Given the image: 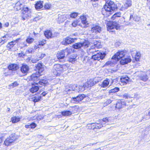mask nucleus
Returning <instances> with one entry per match:
<instances>
[{"instance_id":"nucleus-1","label":"nucleus","mask_w":150,"mask_h":150,"mask_svg":"<svg viewBox=\"0 0 150 150\" xmlns=\"http://www.w3.org/2000/svg\"><path fill=\"white\" fill-rule=\"evenodd\" d=\"M126 52L124 51H118L115 54L112 59L115 60V62L118 61L121 59L120 61L121 64L124 65L127 64L131 62V59L129 57H127L126 56Z\"/></svg>"},{"instance_id":"nucleus-2","label":"nucleus","mask_w":150,"mask_h":150,"mask_svg":"<svg viewBox=\"0 0 150 150\" xmlns=\"http://www.w3.org/2000/svg\"><path fill=\"white\" fill-rule=\"evenodd\" d=\"M117 9L116 5L113 1H110L107 2L103 8L101 13L106 17L113 13L114 11Z\"/></svg>"},{"instance_id":"nucleus-3","label":"nucleus","mask_w":150,"mask_h":150,"mask_svg":"<svg viewBox=\"0 0 150 150\" xmlns=\"http://www.w3.org/2000/svg\"><path fill=\"white\" fill-rule=\"evenodd\" d=\"M39 74L37 72L35 74H33L30 76V81H33L34 83L33 84L38 85L39 84V86L40 87L45 86L48 84V81L46 80L41 79L39 81V77L40 76Z\"/></svg>"},{"instance_id":"nucleus-4","label":"nucleus","mask_w":150,"mask_h":150,"mask_svg":"<svg viewBox=\"0 0 150 150\" xmlns=\"http://www.w3.org/2000/svg\"><path fill=\"white\" fill-rule=\"evenodd\" d=\"M71 50L70 48H67L64 50L61 51L57 55V58L61 62L65 61L64 58L69 56L71 53Z\"/></svg>"},{"instance_id":"nucleus-5","label":"nucleus","mask_w":150,"mask_h":150,"mask_svg":"<svg viewBox=\"0 0 150 150\" xmlns=\"http://www.w3.org/2000/svg\"><path fill=\"white\" fill-rule=\"evenodd\" d=\"M89 100L87 96L83 94L79 95L76 97H73L72 98V101L75 103H79L80 102H86V100Z\"/></svg>"},{"instance_id":"nucleus-6","label":"nucleus","mask_w":150,"mask_h":150,"mask_svg":"<svg viewBox=\"0 0 150 150\" xmlns=\"http://www.w3.org/2000/svg\"><path fill=\"white\" fill-rule=\"evenodd\" d=\"M90 45L89 42L85 40L83 42H79L75 43L73 46V47L75 49H81L82 48L85 49L89 47Z\"/></svg>"},{"instance_id":"nucleus-7","label":"nucleus","mask_w":150,"mask_h":150,"mask_svg":"<svg viewBox=\"0 0 150 150\" xmlns=\"http://www.w3.org/2000/svg\"><path fill=\"white\" fill-rule=\"evenodd\" d=\"M107 30L110 32L113 31V30L114 28L116 30L120 29V25L117 22H111L108 23L107 25Z\"/></svg>"},{"instance_id":"nucleus-8","label":"nucleus","mask_w":150,"mask_h":150,"mask_svg":"<svg viewBox=\"0 0 150 150\" xmlns=\"http://www.w3.org/2000/svg\"><path fill=\"white\" fill-rule=\"evenodd\" d=\"M23 9L21 11V13L22 14L21 17L22 20H25L30 16V10L29 9L28 7H25L24 6L23 7Z\"/></svg>"},{"instance_id":"nucleus-9","label":"nucleus","mask_w":150,"mask_h":150,"mask_svg":"<svg viewBox=\"0 0 150 150\" xmlns=\"http://www.w3.org/2000/svg\"><path fill=\"white\" fill-rule=\"evenodd\" d=\"M65 66L64 65H61L59 64H54L53 67V72L57 76L59 75L63 71V68Z\"/></svg>"},{"instance_id":"nucleus-10","label":"nucleus","mask_w":150,"mask_h":150,"mask_svg":"<svg viewBox=\"0 0 150 150\" xmlns=\"http://www.w3.org/2000/svg\"><path fill=\"white\" fill-rule=\"evenodd\" d=\"M106 54L104 53H101L97 52L95 54L93 55L92 56V58L94 60H97L100 61L103 59L105 56Z\"/></svg>"},{"instance_id":"nucleus-11","label":"nucleus","mask_w":150,"mask_h":150,"mask_svg":"<svg viewBox=\"0 0 150 150\" xmlns=\"http://www.w3.org/2000/svg\"><path fill=\"white\" fill-rule=\"evenodd\" d=\"M16 139V137L15 134H12L6 139L4 142V144L6 146H9L14 142Z\"/></svg>"},{"instance_id":"nucleus-12","label":"nucleus","mask_w":150,"mask_h":150,"mask_svg":"<svg viewBox=\"0 0 150 150\" xmlns=\"http://www.w3.org/2000/svg\"><path fill=\"white\" fill-rule=\"evenodd\" d=\"M114 118L113 117H109L103 118L102 120V123H105V125H110L113 122Z\"/></svg>"},{"instance_id":"nucleus-13","label":"nucleus","mask_w":150,"mask_h":150,"mask_svg":"<svg viewBox=\"0 0 150 150\" xmlns=\"http://www.w3.org/2000/svg\"><path fill=\"white\" fill-rule=\"evenodd\" d=\"M29 69V67L25 64H23L20 68L21 72L25 75H26L28 73Z\"/></svg>"},{"instance_id":"nucleus-14","label":"nucleus","mask_w":150,"mask_h":150,"mask_svg":"<svg viewBox=\"0 0 150 150\" xmlns=\"http://www.w3.org/2000/svg\"><path fill=\"white\" fill-rule=\"evenodd\" d=\"M91 125L92 126L91 127H94L93 128L94 130L96 129H99L102 127H105V123H102V121H101V123H92Z\"/></svg>"},{"instance_id":"nucleus-15","label":"nucleus","mask_w":150,"mask_h":150,"mask_svg":"<svg viewBox=\"0 0 150 150\" xmlns=\"http://www.w3.org/2000/svg\"><path fill=\"white\" fill-rule=\"evenodd\" d=\"M91 31L96 33H100L101 31V28L99 25H94L91 28Z\"/></svg>"},{"instance_id":"nucleus-16","label":"nucleus","mask_w":150,"mask_h":150,"mask_svg":"<svg viewBox=\"0 0 150 150\" xmlns=\"http://www.w3.org/2000/svg\"><path fill=\"white\" fill-rule=\"evenodd\" d=\"M35 70L38 71V74H40L42 73L44 70V67L42 65V64L41 63H38L36 66Z\"/></svg>"},{"instance_id":"nucleus-17","label":"nucleus","mask_w":150,"mask_h":150,"mask_svg":"<svg viewBox=\"0 0 150 150\" xmlns=\"http://www.w3.org/2000/svg\"><path fill=\"white\" fill-rule=\"evenodd\" d=\"M96 83V81H95L94 83L93 79H91L88 81L87 83H85V86L86 87V88H88L93 86Z\"/></svg>"},{"instance_id":"nucleus-18","label":"nucleus","mask_w":150,"mask_h":150,"mask_svg":"<svg viewBox=\"0 0 150 150\" xmlns=\"http://www.w3.org/2000/svg\"><path fill=\"white\" fill-rule=\"evenodd\" d=\"M32 84V87L30 89V92L32 93H33L35 92H36L39 89V87H41L39 86V84L38 85H36L35 84Z\"/></svg>"},{"instance_id":"nucleus-19","label":"nucleus","mask_w":150,"mask_h":150,"mask_svg":"<svg viewBox=\"0 0 150 150\" xmlns=\"http://www.w3.org/2000/svg\"><path fill=\"white\" fill-rule=\"evenodd\" d=\"M126 103L124 101H122L121 100H118L116 104V108L119 109L122 108L125 105Z\"/></svg>"},{"instance_id":"nucleus-20","label":"nucleus","mask_w":150,"mask_h":150,"mask_svg":"<svg viewBox=\"0 0 150 150\" xmlns=\"http://www.w3.org/2000/svg\"><path fill=\"white\" fill-rule=\"evenodd\" d=\"M18 40L19 39H18L9 42L6 45V47L11 49V48L13 47L14 45L17 43Z\"/></svg>"},{"instance_id":"nucleus-21","label":"nucleus","mask_w":150,"mask_h":150,"mask_svg":"<svg viewBox=\"0 0 150 150\" xmlns=\"http://www.w3.org/2000/svg\"><path fill=\"white\" fill-rule=\"evenodd\" d=\"M129 78L127 76H123L120 78V80L123 85L127 84L129 82Z\"/></svg>"},{"instance_id":"nucleus-22","label":"nucleus","mask_w":150,"mask_h":150,"mask_svg":"<svg viewBox=\"0 0 150 150\" xmlns=\"http://www.w3.org/2000/svg\"><path fill=\"white\" fill-rule=\"evenodd\" d=\"M8 69L9 70L15 71L19 68L18 65L16 64H11L8 66Z\"/></svg>"},{"instance_id":"nucleus-23","label":"nucleus","mask_w":150,"mask_h":150,"mask_svg":"<svg viewBox=\"0 0 150 150\" xmlns=\"http://www.w3.org/2000/svg\"><path fill=\"white\" fill-rule=\"evenodd\" d=\"M74 42V39L69 37H67L64 40L65 45L71 44Z\"/></svg>"},{"instance_id":"nucleus-24","label":"nucleus","mask_w":150,"mask_h":150,"mask_svg":"<svg viewBox=\"0 0 150 150\" xmlns=\"http://www.w3.org/2000/svg\"><path fill=\"white\" fill-rule=\"evenodd\" d=\"M44 34L47 39L51 38L53 37L51 31L50 30H47L45 31Z\"/></svg>"},{"instance_id":"nucleus-25","label":"nucleus","mask_w":150,"mask_h":150,"mask_svg":"<svg viewBox=\"0 0 150 150\" xmlns=\"http://www.w3.org/2000/svg\"><path fill=\"white\" fill-rule=\"evenodd\" d=\"M43 1H39L35 5V7L37 10H39L43 7L42 5Z\"/></svg>"},{"instance_id":"nucleus-26","label":"nucleus","mask_w":150,"mask_h":150,"mask_svg":"<svg viewBox=\"0 0 150 150\" xmlns=\"http://www.w3.org/2000/svg\"><path fill=\"white\" fill-rule=\"evenodd\" d=\"M23 4H21L20 1H18L16 4L15 8L16 9L17 11L21 10L24 6Z\"/></svg>"},{"instance_id":"nucleus-27","label":"nucleus","mask_w":150,"mask_h":150,"mask_svg":"<svg viewBox=\"0 0 150 150\" xmlns=\"http://www.w3.org/2000/svg\"><path fill=\"white\" fill-rule=\"evenodd\" d=\"M80 19L81 21V22L82 23L85 25L84 27L85 26H88V24L86 20V18L85 16H81L80 17Z\"/></svg>"},{"instance_id":"nucleus-28","label":"nucleus","mask_w":150,"mask_h":150,"mask_svg":"<svg viewBox=\"0 0 150 150\" xmlns=\"http://www.w3.org/2000/svg\"><path fill=\"white\" fill-rule=\"evenodd\" d=\"M66 19V16L62 15L60 14L58 15V20L59 22H64Z\"/></svg>"},{"instance_id":"nucleus-29","label":"nucleus","mask_w":150,"mask_h":150,"mask_svg":"<svg viewBox=\"0 0 150 150\" xmlns=\"http://www.w3.org/2000/svg\"><path fill=\"white\" fill-rule=\"evenodd\" d=\"M110 81L109 79H106L103 82L101 85V87L103 88H105L108 86L109 83Z\"/></svg>"},{"instance_id":"nucleus-30","label":"nucleus","mask_w":150,"mask_h":150,"mask_svg":"<svg viewBox=\"0 0 150 150\" xmlns=\"http://www.w3.org/2000/svg\"><path fill=\"white\" fill-rule=\"evenodd\" d=\"M95 47L92 46L89 50H87V52L89 54H95L98 51H96L94 49Z\"/></svg>"},{"instance_id":"nucleus-31","label":"nucleus","mask_w":150,"mask_h":150,"mask_svg":"<svg viewBox=\"0 0 150 150\" xmlns=\"http://www.w3.org/2000/svg\"><path fill=\"white\" fill-rule=\"evenodd\" d=\"M62 115L64 116H68L71 115L72 112L70 110L63 111L61 112Z\"/></svg>"},{"instance_id":"nucleus-32","label":"nucleus","mask_w":150,"mask_h":150,"mask_svg":"<svg viewBox=\"0 0 150 150\" xmlns=\"http://www.w3.org/2000/svg\"><path fill=\"white\" fill-rule=\"evenodd\" d=\"M8 40V39L6 38L5 35L1 37V40H0V43L1 44V45H2L7 42Z\"/></svg>"},{"instance_id":"nucleus-33","label":"nucleus","mask_w":150,"mask_h":150,"mask_svg":"<svg viewBox=\"0 0 150 150\" xmlns=\"http://www.w3.org/2000/svg\"><path fill=\"white\" fill-rule=\"evenodd\" d=\"M43 118L41 115L39 116H35L34 117H31L30 119L31 120H35L36 119L38 121H39L41 119H42Z\"/></svg>"},{"instance_id":"nucleus-34","label":"nucleus","mask_w":150,"mask_h":150,"mask_svg":"<svg viewBox=\"0 0 150 150\" xmlns=\"http://www.w3.org/2000/svg\"><path fill=\"white\" fill-rule=\"evenodd\" d=\"M120 90V89L118 87H115L114 88L110 90L109 91V94H111L115 93L118 91Z\"/></svg>"},{"instance_id":"nucleus-35","label":"nucleus","mask_w":150,"mask_h":150,"mask_svg":"<svg viewBox=\"0 0 150 150\" xmlns=\"http://www.w3.org/2000/svg\"><path fill=\"white\" fill-rule=\"evenodd\" d=\"M11 120L13 123H15L20 120V118L18 117L15 116L11 118Z\"/></svg>"},{"instance_id":"nucleus-36","label":"nucleus","mask_w":150,"mask_h":150,"mask_svg":"<svg viewBox=\"0 0 150 150\" xmlns=\"http://www.w3.org/2000/svg\"><path fill=\"white\" fill-rule=\"evenodd\" d=\"M86 87L85 86V84L83 85V86H79L78 87L77 89L78 91H81L82 92L84 91L86 89Z\"/></svg>"},{"instance_id":"nucleus-37","label":"nucleus","mask_w":150,"mask_h":150,"mask_svg":"<svg viewBox=\"0 0 150 150\" xmlns=\"http://www.w3.org/2000/svg\"><path fill=\"white\" fill-rule=\"evenodd\" d=\"M41 98V96H35L34 98H33V100L35 102H36L39 101Z\"/></svg>"},{"instance_id":"nucleus-38","label":"nucleus","mask_w":150,"mask_h":150,"mask_svg":"<svg viewBox=\"0 0 150 150\" xmlns=\"http://www.w3.org/2000/svg\"><path fill=\"white\" fill-rule=\"evenodd\" d=\"M45 56V54H41L40 57H39V58H37L36 60H35H35H32V62L33 63H36V62L37 61L39 60L40 59H42Z\"/></svg>"},{"instance_id":"nucleus-39","label":"nucleus","mask_w":150,"mask_h":150,"mask_svg":"<svg viewBox=\"0 0 150 150\" xmlns=\"http://www.w3.org/2000/svg\"><path fill=\"white\" fill-rule=\"evenodd\" d=\"M78 107L76 106H74L70 107L69 109L71 111V112H74L75 111L77 110L78 109Z\"/></svg>"},{"instance_id":"nucleus-40","label":"nucleus","mask_w":150,"mask_h":150,"mask_svg":"<svg viewBox=\"0 0 150 150\" xmlns=\"http://www.w3.org/2000/svg\"><path fill=\"white\" fill-rule=\"evenodd\" d=\"M19 85V84L16 81H15L14 82L11 83L9 85V86L10 88H13Z\"/></svg>"},{"instance_id":"nucleus-41","label":"nucleus","mask_w":150,"mask_h":150,"mask_svg":"<svg viewBox=\"0 0 150 150\" xmlns=\"http://www.w3.org/2000/svg\"><path fill=\"white\" fill-rule=\"evenodd\" d=\"M120 14L119 13H115L112 17L111 19L112 20H114L117 18L120 17Z\"/></svg>"},{"instance_id":"nucleus-42","label":"nucleus","mask_w":150,"mask_h":150,"mask_svg":"<svg viewBox=\"0 0 150 150\" xmlns=\"http://www.w3.org/2000/svg\"><path fill=\"white\" fill-rule=\"evenodd\" d=\"M140 79L144 81H146L148 79L147 76L146 74H145L140 77Z\"/></svg>"},{"instance_id":"nucleus-43","label":"nucleus","mask_w":150,"mask_h":150,"mask_svg":"<svg viewBox=\"0 0 150 150\" xmlns=\"http://www.w3.org/2000/svg\"><path fill=\"white\" fill-rule=\"evenodd\" d=\"M34 40V39L31 38H29L26 39V42L29 44H31Z\"/></svg>"},{"instance_id":"nucleus-44","label":"nucleus","mask_w":150,"mask_h":150,"mask_svg":"<svg viewBox=\"0 0 150 150\" xmlns=\"http://www.w3.org/2000/svg\"><path fill=\"white\" fill-rule=\"evenodd\" d=\"M51 4L49 3H46L44 5V8L47 9L48 10L50 9L51 7Z\"/></svg>"},{"instance_id":"nucleus-45","label":"nucleus","mask_w":150,"mask_h":150,"mask_svg":"<svg viewBox=\"0 0 150 150\" xmlns=\"http://www.w3.org/2000/svg\"><path fill=\"white\" fill-rule=\"evenodd\" d=\"M78 13L76 12H73L70 14V17L72 18H75L78 15Z\"/></svg>"},{"instance_id":"nucleus-46","label":"nucleus","mask_w":150,"mask_h":150,"mask_svg":"<svg viewBox=\"0 0 150 150\" xmlns=\"http://www.w3.org/2000/svg\"><path fill=\"white\" fill-rule=\"evenodd\" d=\"M76 57L75 56H70L69 57V61L70 62H74L75 61V60Z\"/></svg>"},{"instance_id":"nucleus-47","label":"nucleus","mask_w":150,"mask_h":150,"mask_svg":"<svg viewBox=\"0 0 150 150\" xmlns=\"http://www.w3.org/2000/svg\"><path fill=\"white\" fill-rule=\"evenodd\" d=\"M34 52V50L33 48H29L26 52V53H32Z\"/></svg>"},{"instance_id":"nucleus-48","label":"nucleus","mask_w":150,"mask_h":150,"mask_svg":"<svg viewBox=\"0 0 150 150\" xmlns=\"http://www.w3.org/2000/svg\"><path fill=\"white\" fill-rule=\"evenodd\" d=\"M30 128L33 129L37 126V125L34 122H33L30 124Z\"/></svg>"},{"instance_id":"nucleus-49","label":"nucleus","mask_w":150,"mask_h":150,"mask_svg":"<svg viewBox=\"0 0 150 150\" xmlns=\"http://www.w3.org/2000/svg\"><path fill=\"white\" fill-rule=\"evenodd\" d=\"M140 19V17L137 16H134V19H133V20L136 21H138Z\"/></svg>"},{"instance_id":"nucleus-50","label":"nucleus","mask_w":150,"mask_h":150,"mask_svg":"<svg viewBox=\"0 0 150 150\" xmlns=\"http://www.w3.org/2000/svg\"><path fill=\"white\" fill-rule=\"evenodd\" d=\"M125 3L128 4V6H131L132 5V1L131 0H126Z\"/></svg>"},{"instance_id":"nucleus-51","label":"nucleus","mask_w":150,"mask_h":150,"mask_svg":"<svg viewBox=\"0 0 150 150\" xmlns=\"http://www.w3.org/2000/svg\"><path fill=\"white\" fill-rule=\"evenodd\" d=\"M123 97L125 99H128L130 98V96L127 93H125L123 95Z\"/></svg>"},{"instance_id":"nucleus-52","label":"nucleus","mask_w":150,"mask_h":150,"mask_svg":"<svg viewBox=\"0 0 150 150\" xmlns=\"http://www.w3.org/2000/svg\"><path fill=\"white\" fill-rule=\"evenodd\" d=\"M72 87L73 88L71 89L72 90L74 91H78L77 89L78 86L75 85H73Z\"/></svg>"},{"instance_id":"nucleus-53","label":"nucleus","mask_w":150,"mask_h":150,"mask_svg":"<svg viewBox=\"0 0 150 150\" xmlns=\"http://www.w3.org/2000/svg\"><path fill=\"white\" fill-rule=\"evenodd\" d=\"M148 115H147V114L146 115H145V116H144L143 117V119L142 120H144L145 119L146 120H148L150 118V117H148Z\"/></svg>"},{"instance_id":"nucleus-54","label":"nucleus","mask_w":150,"mask_h":150,"mask_svg":"<svg viewBox=\"0 0 150 150\" xmlns=\"http://www.w3.org/2000/svg\"><path fill=\"white\" fill-rule=\"evenodd\" d=\"M72 26L74 27H76L77 25V21L74 22L72 24Z\"/></svg>"},{"instance_id":"nucleus-55","label":"nucleus","mask_w":150,"mask_h":150,"mask_svg":"<svg viewBox=\"0 0 150 150\" xmlns=\"http://www.w3.org/2000/svg\"><path fill=\"white\" fill-rule=\"evenodd\" d=\"M130 6H128V4L125 3V4L124 5L123 8L125 9H127Z\"/></svg>"},{"instance_id":"nucleus-56","label":"nucleus","mask_w":150,"mask_h":150,"mask_svg":"<svg viewBox=\"0 0 150 150\" xmlns=\"http://www.w3.org/2000/svg\"><path fill=\"white\" fill-rule=\"evenodd\" d=\"M130 6H128V4L125 3V4L124 5L123 8L125 9H127Z\"/></svg>"},{"instance_id":"nucleus-57","label":"nucleus","mask_w":150,"mask_h":150,"mask_svg":"<svg viewBox=\"0 0 150 150\" xmlns=\"http://www.w3.org/2000/svg\"><path fill=\"white\" fill-rule=\"evenodd\" d=\"M112 102V100H111L110 99H108L106 101V104H109L110 103H111Z\"/></svg>"},{"instance_id":"nucleus-58","label":"nucleus","mask_w":150,"mask_h":150,"mask_svg":"<svg viewBox=\"0 0 150 150\" xmlns=\"http://www.w3.org/2000/svg\"><path fill=\"white\" fill-rule=\"evenodd\" d=\"M40 19V18L39 17H36L33 19V21H36L39 20Z\"/></svg>"},{"instance_id":"nucleus-59","label":"nucleus","mask_w":150,"mask_h":150,"mask_svg":"<svg viewBox=\"0 0 150 150\" xmlns=\"http://www.w3.org/2000/svg\"><path fill=\"white\" fill-rule=\"evenodd\" d=\"M47 92L44 91L42 92L41 95H42L43 96H45L47 94Z\"/></svg>"},{"instance_id":"nucleus-60","label":"nucleus","mask_w":150,"mask_h":150,"mask_svg":"<svg viewBox=\"0 0 150 150\" xmlns=\"http://www.w3.org/2000/svg\"><path fill=\"white\" fill-rule=\"evenodd\" d=\"M9 26V23L8 22H6V23L4 25V26L6 27H7Z\"/></svg>"},{"instance_id":"nucleus-61","label":"nucleus","mask_w":150,"mask_h":150,"mask_svg":"<svg viewBox=\"0 0 150 150\" xmlns=\"http://www.w3.org/2000/svg\"><path fill=\"white\" fill-rule=\"evenodd\" d=\"M94 81V82H95V81H96V83L98 82V78H94V79H93Z\"/></svg>"},{"instance_id":"nucleus-62","label":"nucleus","mask_w":150,"mask_h":150,"mask_svg":"<svg viewBox=\"0 0 150 150\" xmlns=\"http://www.w3.org/2000/svg\"><path fill=\"white\" fill-rule=\"evenodd\" d=\"M134 16L132 15H130V17L129 20H131L132 19L133 20V19H134Z\"/></svg>"},{"instance_id":"nucleus-63","label":"nucleus","mask_w":150,"mask_h":150,"mask_svg":"<svg viewBox=\"0 0 150 150\" xmlns=\"http://www.w3.org/2000/svg\"><path fill=\"white\" fill-rule=\"evenodd\" d=\"M96 43H97L96 44L95 43L94 44V46L95 47H98V44L99 43H97V42H96Z\"/></svg>"},{"instance_id":"nucleus-64","label":"nucleus","mask_w":150,"mask_h":150,"mask_svg":"<svg viewBox=\"0 0 150 150\" xmlns=\"http://www.w3.org/2000/svg\"><path fill=\"white\" fill-rule=\"evenodd\" d=\"M140 54L138 52H137V54L136 55V57H140Z\"/></svg>"}]
</instances>
